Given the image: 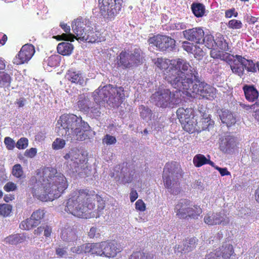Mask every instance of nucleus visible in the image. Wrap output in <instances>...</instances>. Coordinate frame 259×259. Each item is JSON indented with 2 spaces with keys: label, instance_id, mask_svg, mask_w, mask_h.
<instances>
[{
  "label": "nucleus",
  "instance_id": "13",
  "mask_svg": "<svg viewBox=\"0 0 259 259\" xmlns=\"http://www.w3.org/2000/svg\"><path fill=\"white\" fill-rule=\"evenodd\" d=\"M152 100L156 105L161 107H170V104L175 100V94L169 89H159L151 97Z\"/></svg>",
  "mask_w": 259,
  "mask_h": 259
},
{
  "label": "nucleus",
  "instance_id": "21",
  "mask_svg": "<svg viewBox=\"0 0 259 259\" xmlns=\"http://www.w3.org/2000/svg\"><path fill=\"white\" fill-rule=\"evenodd\" d=\"M236 138L230 134H225L220 139V149L226 153L232 152L236 146Z\"/></svg>",
  "mask_w": 259,
  "mask_h": 259
},
{
  "label": "nucleus",
  "instance_id": "58",
  "mask_svg": "<svg viewBox=\"0 0 259 259\" xmlns=\"http://www.w3.org/2000/svg\"><path fill=\"white\" fill-rule=\"evenodd\" d=\"M95 245L93 243H87L83 245V252L91 253L93 254Z\"/></svg>",
  "mask_w": 259,
  "mask_h": 259
},
{
  "label": "nucleus",
  "instance_id": "43",
  "mask_svg": "<svg viewBox=\"0 0 259 259\" xmlns=\"http://www.w3.org/2000/svg\"><path fill=\"white\" fill-rule=\"evenodd\" d=\"M207 162H208V159L202 154H197L193 158V163L196 167H200L207 164Z\"/></svg>",
  "mask_w": 259,
  "mask_h": 259
},
{
  "label": "nucleus",
  "instance_id": "52",
  "mask_svg": "<svg viewBox=\"0 0 259 259\" xmlns=\"http://www.w3.org/2000/svg\"><path fill=\"white\" fill-rule=\"evenodd\" d=\"M116 142V139L115 137L110 135H106L103 139V143L107 145L114 144Z\"/></svg>",
  "mask_w": 259,
  "mask_h": 259
},
{
  "label": "nucleus",
  "instance_id": "22",
  "mask_svg": "<svg viewBox=\"0 0 259 259\" xmlns=\"http://www.w3.org/2000/svg\"><path fill=\"white\" fill-rule=\"evenodd\" d=\"M102 254L108 257H114L121 249L115 241L104 242L101 244Z\"/></svg>",
  "mask_w": 259,
  "mask_h": 259
},
{
  "label": "nucleus",
  "instance_id": "41",
  "mask_svg": "<svg viewBox=\"0 0 259 259\" xmlns=\"http://www.w3.org/2000/svg\"><path fill=\"white\" fill-rule=\"evenodd\" d=\"M93 193H94L95 192H93ZM89 195H90V199L88 201V203H91V199H93L94 201L97 202L99 209H103L104 208L105 202L101 196L96 194H89Z\"/></svg>",
  "mask_w": 259,
  "mask_h": 259
},
{
  "label": "nucleus",
  "instance_id": "2",
  "mask_svg": "<svg viewBox=\"0 0 259 259\" xmlns=\"http://www.w3.org/2000/svg\"><path fill=\"white\" fill-rule=\"evenodd\" d=\"M171 72H166L167 81L174 88L180 91L188 82V79L197 78L198 74L197 70L192 67L185 59L176 58L170 60Z\"/></svg>",
  "mask_w": 259,
  "mask_h": 259
},
{
  "label": "nucleus",
  "instance_id": "27",
  "mask_svg": "<svg viewBox=\"0 0 259 259\" xmlns=\"http://www.w3.org/2000/svg\"><path fill=\"white\" fill-rule=\"evenodd\" d=\"M134 174L135 171L130 170L126 165L122 167L119 174L116 175V177L118 178V180L120 181L121 183L124 184L132 182Z\"/></svg>",
  "mask_w": 259,
  "mask_h": 259
},
{
  "label": "nucleus",
  "instance_id": "47",
  "mask_svg": "<svg viewBox=\"0 0 259 259\" xmlns=\"http://www.w3.org/2000/svg\"><path fill=\"white\" fill-rule=\"evenodd\" d=\"M12 206L9 204H2L0 205V215L3 217H8L12 211Z\"/></svg>",
  "mask_w": 259,
  "mask_h": 259
},
{
  "label": "nucleus",
  "instance_id": "12",
  "mask_svg": "<svg viewBox=\"0 0 259 259\" xmlns=\"http://www.w3.org/2000/svg\"><path fill=\"white\" fill-rule=\"evenodd\" d=\"M90 126L84 121L81 123V126L75 127L72 131H67L64 134L65 136L69 138L71 141H83L90 139L92 136L93 132L90 130Z\"/></svg>",
  "mask_w": 259,
  "mask_h": 259
},
{
  "label": "nucleus",
  "instance_id": "57",
  "mask_svg": "<svg viewBox=\"0 0 259 259\" xmlns=\"http://www.w3.org/2000/svg\"><path fill=\"white\" fill-rule=\"evenodd\" d=\"M136 208L140 211H143L146 209V205L143 201L139 199L135 203Z\"/></svg>",
  "mask_w": 259,
  "mask_h": 259
},
{
  "label": "nucleus",
  "instance_id": "50",
  "mask_svg": "<svg viewBox=\"0 0 259 259\" xmlns=\"http://www.w3.org/2000/svg\"><path fill=\"white\" fill-rule=\"evenodd\" d=\"M28 139L26 138H21L17 141L16 146L19 149H24L28 146Z\"/></svg>",
  "mask_w": 259,
  "mask_h": 259
},
{
  "label": "nucleus",
  "instance_id": "14",
  "mask_svg": "<svg viewBox=\"0 0 259 259\" xmlns=\"http://www.w3.org/2000/svg\"><path fill=\"white\" fill-rule=\"evenodd\" d=\"M234 255L233 246L229 241H226L219 248L210 252L204 259H232Z\"/></svg>",
  "mask_w": 259,
  "mask_h": 259
},
{
  "label": "nucleus",
  "instance_id": "15",
  "mask_svg": "<svg viewBox=\"0 0 259 259\" xmlns=\"http://www.w3.org/2000/svg\"><path fill=\"white\" fill-rule=\"evenodd\" d=\"M83 121L80 117H77L76 114H62L58 121V124H60L62 130H65V133L67 131H72L75 127L81 126Z\"/></svg>",
  "mask_w": 259,
  "mask_h": 259
},
{
  "label": "nucleus",
  "instance_id": "46",
  "mask_svg": "<svg viewBox=\"0 0 259 259\" xmlns=\"http://www.w3.org/2000/svg\"><path fill=\"white\" fill-rule=\"evenodd\" d=\"M56 254L58 257L67 258L68 256V248L66 246H59L56 248Z\"/></svg>",
  "mask_w": 259,
  "mask_h": 259
},
{
  "label": "nucleus",
  "instance_id": "36",
  "mask_svg": "<svg viewBox=\"0 0 259 259\" xmlns=\"http://www.w3.org/2000/svg\"><path fill=\"white\" fill-rule=\"evenodd\" d=\"M12 80V78L10 74L0 71V87L8 88L10 87Z\"/></svg>",
  "mask_w": 259,
  "mask_h": 259
},
{
  "label": "nucleus",
  "instance_id": "49",
  "mask_svg": "<svg viewBox=\"0 0 259 259\" xmlns=\"http://www.w3.org/2000/svg\"><path fill=\"white\" fill-rule=\"evenodd\" d=\"M45 215V212L44 210L38 209L35 211H34L31 214L32 218L35 221L37 222L39 224L40 223L41 220L44 218Z\"/></svg>",
  "mask_w": 259,
  "mask_h": 259
},
{
  "label": "nucleus",
  "instance_id": "34",
  "mask_svg": "<svg viewBox=\"0 0 259 259\" xmlns=\"http://www.w3.org/2000/svg\"><path fill=\"white\" fill-rule=\"evenodd\" d=\"M191 8L194 16L197 18L202 17L204 15L205 8L202 3H193Z\"/></svg>",
  "mask_w": 259,
  "mask_h": 259
},
{
  "label": "nucleus",
  "instance_id": "24",
  "mask_svg": "<svg viewBox=\"0 0 259 259\" xmlns=\"http://www.w3.org/2000/svg\"><path fill=\"white\" fill-rule=\"evenodd\" d=\"M245 98L249 102H253L259 97V93L254 85L244 84L242 88Z\"/></svg>",
  "mask_w": 259,
  "mask_h": 259
},
{
  "label": "nucleus",
  "instance_id": "35",
  "mask_svg": "<svg viewBox=\"0 0 259 259\" xmlns=\"http://www.w3.org/2000/svg\"><path fill=\"white\" fill-rule=\"evenodd\" d=\"M78 108L81 112H89L91 103L88 98L83 95L80 96L77 103Z\"/></svg>",
  "mask_w": 259,
  "mask_h": 259
},
{
  "label": "nucleus",
  "instance_id": "55",
  "mask_svg": "<svg viewBox=\"0 0 259 259\" xmlns=\"http://www.w3.org/2000/svg\"><path fill=\"white\" fill-rule=\"evenodd\" d=\"M4 189L7 192L13 191L17 189V186L15 183L9 182L4 186Z\"/></svg>",
  "mask_w": 259,
  "mask_h": 259
},
{
  "label": "nucleus",
  "instance_id": "23",
  "mask_svg": "<svg viewBox=\"0 0 259 259\" xmlns=\"http://www.w3.org/2000/svg\"><path fill=\"white\" fill-rule=\"evenodd\" d=\"M61 238L64 242L74 244L78 239L76 228L73 226H66L62 231Z\"/></svg>",
  "mask_w": 259,
  "mask_h": 259
},
{
  "label": "nucleus",
  "instance_id": "19",
  "mask_svg": "<svg viewBox=\"0 0 259 259\" xmlns=\"http://www.w3.org/2000/svg\"><path fill=\"white\" fill-rule=\"evenodd\" d=\"M177 116L185 131L190 133L197 131V122L194 114H177Z\"/></svg>",
  "mask_w": 259,
  "mask_h": 259
},
{
  "label": "nucleus",
  "instance_id": "25",
  "mask_svg": "<svg viewBox=\"0 0 259 259\" xmlns=\"http://www.w3.org/2000/svg\"><path fill=\"white\" fill-rule=\"evenodd\" d=\"M65 77L72 83L82 85L84 83V77L81 73L72 69L67 71Z\"/></svg>",
  "mask_w": 259,
  "mask_h": 259
},
{
  "label": "nucleus",
  "instance_id": "7",
  "mask_svg": "<svg viewBox=\"0 0 259 259\" xmlns=\"http://www.w3.org/2000/svg\"><path fill=\"white\" fill-rule=\"evenodd\" d=\"M142 51L140 48H135L130 53L126 50L122 51L117 57V65L123 69L130 68L133 65L136 66L142 63Z\"/></svg>",
  "mask_w": 259,
  "mask_h": 259
},
{
  "label": "nucleus",
  "instance_id": "1",
  "mask_svg": "<svg viewBox=\"0 0 259 259\" xmlns=\"http://www.w3.org/2000/svg\"><path fill=\"white\" fill-rule=\"evenodd\" d=\"M30 185L33 196L42 201L59 198L68 186L64 175L52 167L45 168L42 176L38 179L32 178Z\"/></svg>",
  "mask_w": 259,
  "mask_h": 259
},
{
  "label": "nucleus",
  "instance_id": "32",
  "mask_svg": "<svg viewBox=\"0 0 259 259\" xmlns=\"http://www.w3.org/2000/svg\"><path fill=\"white\" fill-rule=\"evenodd\" d=\"M26 237L24 234H16L11 235L5 238L4 242L6 244L16 245L25 240Z\"/></svg>",
  "mask_w": 259,
  "mask_h": 259
},
{
  "label": "nucleus",
  "instance_id": "51",
  "mask_svg": "<svg viewBox=\"0 0 259 259\" xmlns=\"http://www.w3.org/2000/svg\"><path fill=\"white\" fill-rule=\"evenodd\" d=\"M59 56L52 55L48 58V65L51 67L57 66L59 63Z\"/></svg>",
  "mask_w": 259,
  "mask_h": 259
},
{
  "label": "nucleus",
  "instance_id": "16",
  "mask_svg": "<svg viewBox=\"0 0 259 259\" xmlns=\"http://www.w3.org/2000/svg\"><path fill=\"white\" fill-rule=\"evenodd\" d=\"M79 156L78 152L76 150H71L64 156V158L66 160V164L68 171L72 174L77 173L82 176L79 166Z\"/></svg>",
  "mask_w": 259,
  "mask_h": 259
},
{
  "label": "nucleus",
  "instance_id": "26",
  "mask_svg": "<svg viewBox=\"0 0 259 259\" xmlns=\"http://www.w3.org/2000/svg\"><path fill=\"white\" fill-rule=\"evenodd\" d=\"M235 58L238 63L243 67L248 72L255 73L257 70V63L255 64L252 60L245 59L241 55H236Z\"/></svg>",
  "mask_w": 259,
  "mask_h": 259
},
{
  "label": "nucleus",
  "instance_id": "28",
  "mask_svg": "<svg viewBox=\"0 0 259 259\" xmlns=\"http://www.w3.org/2000/svg\"><path fill=\"white\" fill-rule=\"evenodd\" d=\"M155 65L160 70H163L164 78L167 81L166 72L169 71L171 72L170 67V60L164 59L162 58H157L153 60Z\"/></svg>",
  "mask_w": 259,
  "mask_h": 259
},
{
  "label": "nucleus",
  "instance_id": "11",
  "mask_svg": "<svg viewBox=\"0 0 259 259\" xmlns=\"http://www.w3.org/2000/svg\"><path fill=\"white\" fill-rule=\"evenodd\" d=\"M86 26L84 21L82 18H77L72 23V29L73 32L76 34L74 35L69 34H62L61 35H57L56 38L58 40H64L66 41H73L74 38L77 40H80L81 37L83 35V33H85V27Z\"/></svg>",
  "mask_w": 259,
  "mask_h": 259
},
{
  "label": "nucleus",
  "instance_id": "53",
  "mask_svg": "<svg viewBox=\"0 0 259 259\" xmlns=\"http://www.w3.org/2000/svg\"><path fill=\"white\" fill-rule=\"evenodd\" d=\"M4 143L9 150H13L15 147V142L10 137H7L5 138Z\"/></svg>",
  "mask_w": 259,
  "mask_h": 259
},
{
  "label": "nucleus",
  "instance_id": "64",
  "mask_svg": "<svg viewBox=\"0 0 259 259\" xmlns=\"http://www.w3.org/2000/svg\"><path fill=\"white\" fill-rule=\"evenodd\" d=\"M25 102L26 100L25 98H20L19 99H17L15 102V104L17 108H21L24 106Z\"/></svg>",
  "mask_w": 259,
  "mask_h": 259
},
{
  "label": "nucleus",
  "instance_id": "3",
  "mask_svg": "<svg viewBox=\"0 0 259 259\" xmlns=\"http://www.w3.org/2000/svg\"><path fill=\"white\" fill-rule=\"evenodd\" d=\"M90 195L85 190L74 192L66 203L65 210L74 216L87 218L93 216L90 211L95 208L94 203H88Z\"/></svg>",
  "mask_w": 259,
  "mask_h": 259
},
{
  "label": "nucleus",
  "instance_id": "33",
  "mask_svg": "<svg viewBox=\"0 0 259 259\" xmlns=\"http://www.w3.org/2000/svg\"><path fill=\"white\" fill-rule=\"evenodd\" d=\"M214 42L215 48H219L223 51H227L229 50L228 44L222 34H217Z\"/></svg>",
  "mask_w": 259,
  "mask_h": 259
},
{
  "label": "nucleus",
  "instance_id": "5",
  "mask_svg": "<svg viewBox=\"0 0 259 259\" xmlns=\"http://www.w3.org/2000/svg\"><path fill=\"white\" fill-rule=\"evenodd\" d=\"M182 173L180 165L175 161L167 163L164 167L163 179L165 187L174 195L180 192L179 180L182 177Z\"/></svg>",
  "mask_w": 259,
  "mask_h": 259
},
{
  "label": "nucleus",
  "instance_id": "8",
  "mask_svg": "<svg viewBox=\"0 0 259 259\" xmlns=\"http://www.w3.org/2000/svg\"><path fill=\"white\" fill-rule=\"evenodd\" d=\"M175 212L180 219L187 217L197 218L201 213V208L197 205H192L187 199H181L175 206Z\"/></svg>",
  "mask_w": 259,
  "mask_h": 259
},
{
  "label": "nucleus",
  "instance_id": "62",
  "mask_svg": "<svg viewBox=\"0 0 259 259\" xmlns=\"http://www.w3.org/2000/svg\"><path fill=\"white\" fill-rule=\"evenodd\" d=\"M187 28L186 24L184 22H178L174 24V29L178 30L185 29Z\"/></svg>",
  "mask_w": 259,
  "mask_h": 259
},
{
  "label": "nucleus",
  "instance_id": "10",
  "mask_svg": "<svg viewBox=\"0 0 259 259\" xmlns=\"http://www.w3.org/2000/svg\"><path fill=\"white\" fill-rule=\"evenodd\" d=\"M148 42L160 51H172L176 47V40L166 35H154L148 39Z\"/></svg>",
  "mask_w": 259,
  "mask_h": 259
},
{
  "label": "nucleus",
  "instance_id": "63",
  "mask_svg": "<svg viewBox=\"0 0 259 259\" xmlns=\"http://www.w3.org/2000/svg\"><path fill=\"white\" fill-rule=\"evenodd\" d=\"M94 244V251H93V254H96L97 255H102V249H101V244L98 243H93Z\"/></svg>",
  "mask_w": 259,
  "mask_h": 259
},
{
  "label": "nucleus",
  "instance_id": "39",
  "mask_svg": "<svg viewBox=\"0 0 259 259\" xmlns=\"http://www.w3.org/2000/svg\"><path fill=\"white\" fill-rule=\"evenodd\" d=\"M39 225L37 222L34 221L31 215L30 218L21 222L20 227L24 230H30Z\"/></svg>",
  "mask_w": 259,
  "mask_h": 259
},
{
  "label": "nucleus",
  "instance_id": "40",
  "mask_svg": "<svg viewBox=\"0 0 259 259\" xmlns=\"http://www.w3.org/2000/svg\"><path fill=\"white\" fill-rule=\"evenodd\" d=\"M204 44L207 48L212 49L215 48V42L214 37L211 34L204 35L202 40V44Z\"/></svg>",
  "mask_w": 259,
  "mask_h": 259
},
{
  "label": "nucleus",
  "instance_id": "48",
  "mask_svg": "<svg viewBox=\"0 0 259 259\" xmlns=\"http://www.w3.org/2000/svg\"><path fill=\"white\" fill-rule=\"evenodd\" d=\"M66 144L65 141L61 138H56L53 142L52 147L54 150H57L63 149Z\"/></svg>",
  "mask_w": 259,
  "mask_h": 259
},
{
  "label": "nucleus",
  "instance_id": "17",
  "mask_svg": "<svg viewBox=\"0 0 259 259\" xmlns=\"http://www.w3.org/2000/svg\"><path fill=\"white\" fill-rule=\"evenodd\" d=\"M34 53L35 48L32 45H23L14 59V63L16 65H21L27 62L33 56Z\"/></svg>",
  "mask_w": 259,
  "mask_h": 259
},
{
  "label": "nucleus",
  "instance_id": "9",
  "mask_svg": "<svg viewBox=\"0 0 259 259\" xmlns=\"http://www.w3.org/2000/svg\"><path fill=\"white\" fill-rule=\"evenodd\" d=\"M99 7L101 15L111 21L120 12L122 2H114L113 0H99Z\"/></svg>",
  "mask_w": 259,
  "mask_h": 259
},
{
  "label": "nucleus",
  "instance_id": "45",
  "mask_svg": "<svg viewBox=\"0 0 259 259\" xmlns=\"http://www.w3.org/2000/svg\"><path fill=\"white\" fill-rule=\"evenodd\" d=\"M13 175L17 178H24L23 171L21 165L20 164L14 165L12 169Z\"/></svg>",
  "mask_w": 259,
  "mask_h": 259
},
{
  "label": "nucleus",
  "instance_id": "56",
  "mask_svg": "<svg viewBox=\"0 0 259 259\" xmlns=\"http://www.w3.org/2000/svg\"><path fill=\"white\" fill-rule=\"evenodd\" d=\"M239 105L240 107L242 109H245L247 111H249L251 109H255V107H257L259 106V103L256 102L254 104L249 105H246L242 103H239Z\"/></svg>",
  "mask_w": 259,
  "mask_h": 259
},
{
  "label": "nucleus",
  "instance_id": "37",
  "mask_svg": "<svg viewBox=\"0 0 259 259\" xmlns=\"http://www.w3.org/2000/svg\"><path fill=\"white\" fill-rule=\"evenodd\" d=\"M153 254L149 252L136 251L129 256L128 259H153Z\"/></svg>",
  "mask_w": 259,
  "mask_h": 259
},
{
  "label": "nucleus",
  "instance_id": "18",
  "mask_svg": "<svg viewBox=\"0 0 259 259\" xmlns=\"http://www.w3.org/2000/svg\"><path fill=\"white\" fill-rule=\"evenodd\" d=\"M204 221L208 225H227L230 222L229 217L224 212L208 213L204 217Z\"/></svg>",
  "mask_w": 259,
  "mask_h": 259
},
{
  "label": "nucleus",
  "instance_id": "20",
  "mask_svg": "<svg viewBox=\"0 0 259 259\" xmlns=\"http://www.w3.org/2000/svg\"><path fill=\"white\" fill-rule=\"evenodd\" d=\"M183 35L184 37L188 41L196 44H201L204 32L200 27H195L184 30Z\"/></svg>",
  "mask_w": 259,
  "mask_h": 259
},
{
  "label": "nucleus",
  "instance_id": "6",
  "mask_svg": "<svg viewBox=\"0 0 259 259\" xmlns=\"http://www.w3.org/2000/svg\"><path fill=\"white\" fill-rule=\"evenodd\" d=\"M99 99L95 98L96 100L106 102L111 107H118L124 99V89L122 87H113L111 84L104 86L99 89L97 93Z\"/></svg>",
  "mask_w": 259,
  "mask_h": 259
},
{
  "label": "nucleus",
  "instance_id": "4",
  "mask_svg": "<svg viewBox=\"0 0 259 259\" xmlns=\"http://www.w3.org/2000/svg\"><path fill=\"white\" fill-rule=\"evenodd\" d=\"M198 78L195 79V81L193 78L188 79L179 92H182L188 97L212 100L215 97L216 89L204 81H200Z\"/></svg>",
  "mask_w": 259,
  "mask_h": 259
},
{
  "label": "nucleus",
  "instance_id": "42",
  "mask_svg": "<svg viewBox=\"0 0 259 259\" xmlns=\"http://www.w3.org/2000/svg\"><path fill=\"white\" fill-rule=\"evenodd\" d=\"M231 69L234 73L237 74L239 76H242L244 74L243 67L239 63H237L236 61H233L232 65L230 66Z\"/></svg>",
  "mask_w": 259,
  "mask_h": 259
},
{
  "label": "nucleus",
  "instance_id": "59",
  "mask_svg": "<svg viewBox=\"0 0 259 259\" xmlns=\"http://www.w3.org/2000/svg\"><path fill=\"white\" fill-rule=\"evenodd\" d=\"M36 153V149L34 148H31L30 149L26 150L25 151L24 155L29 158H32L35 156Z\"/></svg>",
  "mask_w": 259,
  "mask_h": 259
},
{
  "label": "nucleus",
  "instance_id": "30",
  "mask_svg": "<svg viewBox=\"0 0 259 259\" xmlns=\"http://www.w3.org/2000/svg\"><path fill=\"white\" fill-rule=\"evenodd\" d=\"M101 34L98 31H94L93 30H89L83 33V35L81 37L80 40L84 41L90 43L101 41L100 35Z\"/></svg>",
  "mask_w": 259,
  "mask_h": 259
},
{
  "label": "nucleus",
  "instance_id": "61",
  "mask_svg": "<svg viewBox=\"0 0 259 259\" xmlns=\"http://www.w3.org/2000/svg\"><path fill=\"white\" fill-rule=\"evenodd\" d=\"M238 15L237 12H235V9H231L226 10L225 12V17L227 18H231L233 16L236 17Z\"/></svg>",
  "mask_w": 259,
  "mask_h": 259
},
{
  "label": "nucleus",
  "instance_id": "44",
  "mask_svg": "<svg viewBox=\"0 0 259 259\" xmlns=\"http://www.w3.org/2000/svg\"><path fill=\"white\" fill-rule=\"evenodd\" d=\"M227 25L231 29H239L243 26L242 23L240 20L235 19L230 20Z\"/></svg>",
  "mask_w": 259,
  "mask_h": 259
},
{
  "label": "nucleus",
  "instance_id": "31",
  "mask_svg": "<svg viewBox=\"0 0 259 259\" xmlns=\"http://www.w3.org/2000/svg\"><path fill=\"white\" fill-rule=\"evenodd\" d=\"M73 49V45L67 42L59 43L57 47L58 53L63 56L70 55L72 53Z\"/></svg>",
  "mask_w": 259,
  "mask_h": 259
},
{
  "label": "nucleus",
  "instance_id": "60",
  "mask_svg": "<svg viewBox=\"0 0 259 259\" xmlns=\"http://www.w3.org/2000/svg\"><path fill=\"white\" fill-rule=\"evenodd\" d=\"M72 252L76 254H81L83 252V245L77 246L72 247L70 248Z\"/></svg>",
  "mask_w": 259,
  "mask_h": 259
},
{
  "label": "nucleus",
  "instance_id": "38",
  "mask_svg": "<svg viewBox=\"0 0 259 259\" xmlns=\"http://www.w3.org/2000/svg\"><path fill=\"white\" fill-rule=\"evenodd\" d=\"M220 119L222 123L228 127L231 126L236 122V117L234 114H219Z\"/></svg>",
  "mask_w": 259,
  "mask_h": 259
},
{
  "label": "nucleus",
  "instance_id": "29",
  "mask_svg": "<svg viewBox=\"0 0 259 259\" xmlns=\"http://www.w3.org/2000/svg\"><path fill=\"white\" fill-rule=\"evenodd\" d=\"M196 238H191L185 240L182 245L175 248V251L186 253L192 251L195 247Z\"/></svg>",
  "mask_w": 259,
  "mask_h": 259
},
{
  "label": "nucleus",
  "instance_id": "54",
  "mask_svg": "<svg viewBox=\"0 0 259 259\" xmlns=\"http://www.w3.org/2000/svg\"><path fill=\"white\" fill-rule=\"evenodd\" d=\"M182 48L188 53H191L193 49V44L189 41H184L182 43Z\"/></svg>",
  "mask_w": 259,
  "mask_h": 259
}]
</instances>
